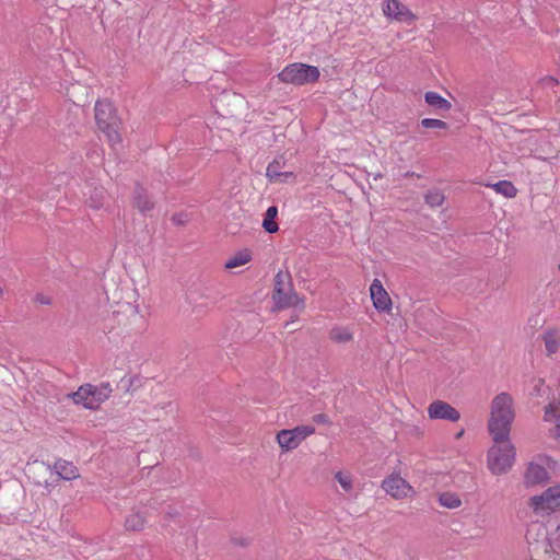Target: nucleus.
Listing matches in <instances>:
<instances>
[{"label":"nucleus","mask_w":560,"mask_h":560,"mask_svg":"<svg viewBox=\"0 0 560 560\" xmlns=\"http://www.w3.org/2000/svg\"><path fill=\"white\" fill-rule=\"evenodd\" d=\"M515 419V405L513 397L508 393H500L490 404L488 431L493 441L510 438L512 423Z\"/></svg>","instance_id":"f257e3e1"},{"label":"nucleus","mask_w":560,"mask_h":560,"mask_svg":"<svg viewBox=\"0 0 560 560\" xmlns=\"http://www.w3.org/2000/svg\"><path fill=\"white\" fill-rule=\"evenodd\" d=\"M109 334L114 336L131 337L140 336L148 329V318L138 306L126 303L113 312Z\"/></svg>","instance_id":"f03ea898"},{"label":"nucleus","mask_w":560,"mask_h":560,"mask_svg":"<svg viewBox=\"0 0 560 560\" xmlns=\"http://www.w3.org/2000/svg\"><path fill=\"white\" fill-rule=\"evenodd\" d=\"M516 460V448L510 438L493 441L487 452V467L494 476H501L512 469Z\"/></svg>","instance_id":"7ed1b4c3"},{"label":"nucleus","mask_w":560,"mask_h":560,"mask_svg":"<svg viewBox=\"0 0 560 560\" xmlns=\"http://www.w3.org/2000/svg\"><path fill=\"white\" fill-rule=\"evenodd\" d=\"M272 300L278 308L305 307V300L294 291L291 277L288 272L279 271L275 277Z\"/></svg>","instance_id":"20e7f679"},{"label":"nucleus","mask_w":560,"mask_h":560,"mask_svg":"<svg viewBox=\"0 0 560 560\" xmlns=\"http://www.w3.org/2000/svg\"><path fill=\"white\" fill-rule=\"evenodd\" d=\"M95 121L98 129L105 135L112 147L120 143V120L113 104L108 101H97L95 104Z\"/></svg>","instance_id":"39448f33"},{"label":"nucleus","mask_w":560,"mask_h":560,"mask_svg":"<svg viewBox=\"0 0 560 560\" xmlns=\"http://www.w3.org/2000/svg\"><path fill=\"white\" fill-rule=\"evenodd\" d=\"M112 388L108 384L101 387L83 384L75 392L68 395L72 401L89 410H97L110 397Z\"/></svg>","instance_id":"423d86ee"},{"label":"nucleus","mask_w":560,"mask_h":560,"mask_svg":"<svg viewBox=\"0 0 560 560\" xmlns=\"http://www.w3.org/2000/svg\"><path fill=\"white\" fill-rule=\"evenodd\" d=\"M319 75L320 72L317 67L302 62L291 63L278 74L280 81L294 85L314 83Z\"/></svg>","instance_id":"0eeeda50"},{"label":"nucleus","mask_w":560,"mask_h":560,"mask_svg":"<svg viewBox=\"0 0 560 560\" xmlns=\"http://www.w3.org/2000/svg\"><path fill=\"white\" fill-rule=\"evenodd\" d=\"M528 506L538 515L560 511V485L549 487L542 493L529 498Z\"/></svg>","instance_id":"6e6552de"},{"label":"nucleus","mask_w":560,"mask_h":560,"mask_svg":"<svg viewBox=\"0 0 560 560\" xmlns=\"http://www.w3.org/2000/svg\"><path fill=\"white\" fill-rule=\"evenodd\" d=\"M315 433L313 425H298L293 429L280 430L276 435V442L282 452H291L298 448L304 440Z\"/></svg>","instance_id":"1a4fd4ad"},{"label":"nucleus","mask_w":560,"mask_h":560,"mask_svg":"<svg viewBox=\"0 0 560 560\" xmlns=\"http://www.w3.org/2000/svg\"><path fill=\"white\" fill-rule=\"evenodd\" d=\"M381 488L394 500H408L417 494L416 489L398 472L387 475L382 480Z\"/></svg>","instance_id":"9d476101"},{"label":"nucleus","mask_w":560,"mask_h":560,"mask_svg":"<svg viewBox=\"0 0 560 560\" xmlns=\"http://www.w3.org/2000/svg\"><path fill=\"white\" fill-rule=\"evenodd\" d=\"M370 298L372 300V304L374 308L378 313H390L393 310V301L387 292V290L384 288L382 281L377 278H375L371 285H370Z\"/></svg>","instance_id":"9b49d317"},{"label":"nucleus","mask_w":560,"mask_h":560,"mask_svg":"<svg viewBox=\"0 0 560 560\" xmlns=\"http://www.w3.org/2000/svg\"><path fill=\"white\" fill-rule=\"evenodd\" d=\"M428 417L431 420H444L450 422H457L460 419L459 411L451 404L444 400H433L428 406Z\"/></svg>","instance_id":"f8f14e48"},{"label":"nucleus","mask_w":560,"mask_h":560,"mask_svg":"<svg viewBox=\"0 0 560 560\" xmlns=\"http://www.w3.org/2000/svg\"><path fill=\"white\" fill-rule=\"evenodd\" d=\"M383 12L389 18L399 22H412L416 15L398 0H383Z\"/></svg>","instance_id":"ddd939ff"},{"label":"nucleus","mask_w":560,"mask_h":560,"mask_svg":"<svg viewBox=\"0 0 560 560\" xmlns=\"http://www.w3.org/2000/svg\"><path fill=\"white\" fill-rule=\"evenodd\" d=\"M549 474L545 466L538 463H529L524 471V483L526 487H534L546 482Z\"/></svg>","instance_id":"4468645a"},{"label":"nucleus","mask_w":560,"mask_h":560,"mask_svg":"<svg viewBox=\"0 0 560 560\" xmlns=\"http://www.w3.org/2000/svg\"><path fill=\"white\" fill-rule=\"evenodd\" d=\"M148 524V512L143 509H133L125 517L124 528L127 532H141Z\"/></svg>","instance_id":"2eb2a0df"},{"label":"nucleus","mask_w":560,"mask_h":560,"mask_svg":"<svg viewBox=\"0 0 560 560\" xmlns=\"http://www.w3.org/2000/svg\"><path fill=\"white\" fill-rule=\"evenodd\" d=\"M328 337L336 345H347L353 342L354 331L351 326L339 324L330 328Z\"/></svg>","instance_id":"dca6fc26"},{"label":"nucleus","mask_w":560,"mask_h":560,"mask_svg":"<svg viewBox=\"0 0 560 560\" xmlns=\"http://www.w3.org/2000/svg\"><path fill=\"white\" fill-rule=\"evenodd\" d=\"M545 346L547 355L557 353L560 349V329L556 327H548L540 336Z\"/></svg>","instance_id":"f3484780"},{"label":"nucleus","mask_w":560,"mask_h":560,"mask_svg":"<svg viewBox=\"0 0 560 560\" xmlns=\"http://www.w3.org/2000/svg\"><path fill=\"white\" fill-rule=\"evenodd\" d=\"M54 469L57 476V479H63L67 481L74 480L79 478V469L78 467L68 460L59 459L55 463Z\"/></svg>","instance_id":"a211bd4d"},{"label":"nucleus","mask_w":560,"mask_h":560,"mask_svg":"<svg viewBox=\"0 0 560 560\" xmlns=\"http://www.w3.org/2000/svg\"><path fill=\"white\" fill-rule=\"evenodd\" d=\"M253 259V253L248 248H242L232 254L224 262V268L232 270L248 264Z\"/></svg>","instance_id":"6ab92c4d"},{"label":"nucleus","mask_w":560,"mask_h":560,"mask_svg":"<svg viewBox=\"0 0 560 560\" xmlns=\"http://www.w3.org/2000/svg\"><path fill=\"white\" fill-rule=\"evenodd\" d=\"M544 420L555 424L553 435L560 439V401H551L545 409Z\"/></svg>","instance_id":"aec40b11"},{"label":"nucleus","mask_w":560,"mask_h":560,"mask_svg":"<svg viewBox=\"0 0 560 560\" xmlns=\"http://www.w3.org/2000/svg\"><path fill=\"white\" fill-rule=\"evenodd\" d=\"M487 187H491L497 194H500L506 198H514L517 194V189L510 180H500L498 183H485Z\"/></svg>","instance_id":"412c9836"},{"label":"nucleus","mask_w":560,"mask_h":560,"mask_svg":"<svg viewBox=\"0 0 560 560\" xmlns=\"http://www.w3.org/2000/svg\"><path fill=\"white\" fill-rule=\"evenodd\" d=\"M424 100L428 105L436 109L448 110L452 107V104L446 98L433 91L427 92Z\"/></svg>","instance_id":"4be33fe9"},{"label":"nucleus","mask_w":560,"mask_h":560,"mask_svg":"<svg viewBox=\"0 0 560 560\" xmlns=\"http://www.w3.org/2000/svg\"><path fill=\"white\" fill-rule=\"evenodd\" d=\"M278 208L276 206H271L267 209L262 220V228L266 232L276 233L279 230L278 223L276 222Z\"/></svg>","instance_id":"5701e85b"},{"label":"nucleus","mask_w":560,"mask_h":560,"mask_svg":"<svg viewBox=\"0 0 560 560\" xmlns=\"http://www.w3.org/2000/svg\"><path fill=\"white\" fill-rule=\"evenodd\" d=\"M334 478L346 493H352L354 489V479L351 472L339 470L335 472Z\"/></svg>","instance_id":"b1692460"},{"label":"nucleus","mask_w":560,"mask_h":560,"mask_svg":"<svg viewBox=\"0 0 560 560\" xmlns=\"http://www.w3.org/2000/svg\"><path fill=\"white\" fill-rule=\"evenodd\" d=\"M439 502L442 506L447 509H457L462 505L459 495L451 491L442 492L439 495Z\"/></svg>","instance_id":"393cba45"},{"label":"nucleus","mask_w":560,"mask_h":560,"mask_svg":"<svg viewBox=\"0 0 560 560\" xmlns=\"http://www.w3.org/2000/svg\"><path fill=\"white\" fill-rule=\"evenodd\" d=\"M135 207L141 212V213H148L153 210L154 202L148 198L147 196L139 195L135 199Z\"/></svg>","instance_id":"a878e982"},{"label":"nucleus","mask_w":560,"mask_h":560,"mask_svg":"<svg viewBox=\"0 0 560 560\" xmlns=\"http://www.w3.org/2000/svg\"><path fill=\"white\" fill-rule=\"evenodd\" d=\"M444 195L438 190H430L425 194V201L430 207H440L444 202Z\"/></svg>","instance_id":"bb28decb"},{"label":"nucleus","mask_w":560,"mask_h":560,"mask_svg":"<svg viewBox=\"0 0 560 560\" xmlns=\"http://www.w3.org/2000/svg\"><path fill=\"white\" fill-rule=\"evenodd\" d=\"M421 125L423 128H436V129H446L447 124L440 119L434 118H424L421 120Z\"/></svg>","instance_id":"cd10ccee"},{"label":"nucleus","mask_w":560,"mask_h":560,"mask_svg":"<svg viewBox=\"0 0 560 560\" xmlns=\"http://www.w3.org/2000/svg\"><path fill=\"white\" fill-rule=\"evenodd\" d=\"M280 161L275 160L266 170V175H293L290 171L280 172Z\"/></svg>","instance_id":"c85d7f7f"},{"label":"nucleus","mask_w":560,"mask_h":560,"mask_svg":"<svg viewBox=\"0 0 560 560\" xmlns=\"http://www.w3.org/2000/svg\"><path fill=\"white\" fill-rule=\"evenodd\" d=\"M189 214L186 212H179L172 215L171 221L175 225H184L189 222Z\"/></svg>","instance_id":"c756f323"},{"label":"nucleus","mask_w":560,"mask_h":560,"mask_svg":"<svg viewBox=\"0 0 560 560\" xmlns=\"http://www.w3.org/2000/svg\"><path fill=\"white\" fill-rule=\"evenodd\" d=\"M545 381L542 378L533 380V395L541 396L544 394Z\"/></svg>","instance_id":"7c9ffc66"},{"label":"nucleus","mask_w":560,"mask_h":560,"mask_svg":"<svg viewBox=\"0 0 560 560\" xmlns=\"http://www.w3.org/2000/svg\"><path fill=\"white\" fill-rule=\"evenodd\" d=\"M314 419L318 423H326L327 422V417L325 415H317Z\"/></svg>","instance_id":"2f4dec72"},{"label":"nucleus","mask_w":560,"mask_h":560,"mask_svg":"<svg viewBox=\"0 0 560 560\" xmlns=\"http://www.w3.org/2000/svg\"><path fill=\"white\" fill-rule=\"evenodd\" d=\"M40 468L45 471V472H49L50 475H52V470L49 466H45V465H42Z\"/></svg>","instance_id":"473e14b6"},{"label":"nucleus","mask_w":560,"mask_h":560,"mask_svg":"<svg viewBox=\"0 0 560 560\" xmlns=\"http://www.w3.org/2000/svg\"><path fill=\"white\" fill-rule=\"evenodd\" d=\"M464 432H465L464 430H460V431L455 435V438H456L457 440H458V439H460V438L464 435Z\"/></svg>","instance_id":"72a5a7b5"},{"label":"nucleus","mask_w":560,"mask_h":560,"mask_svg":"<svg viewBox=\"0 0 560 560\" xmlns=\"http://www.w3.org/2000/svg\"><path fill=\"white\" fill-rule=\"evenodd\" d=\"M52 483H54V481H52V482H50V483H49L48 481H45V482H44V486H45L46 488H49V487H51V486H52Z\"/></svg>","instance_id":"f704fd0d"},{"label":"nucleus","mask_w":560,"mask_h":560,"mask_svg":"<svg viewBox=\"0 0 560 560\" xmlns=\"http://www.w3.org/2000/svg\"><path fill=\"white\" fill-rule=\"evenodd\" d=\"M405 175L409 176V175H416V174L413 172H406Z\"/></svg>","instance_id":"c9c22d12"},{"label":"nucleus","mask_w":560,"mask_h":560,"mask_svg":"<svg viewBox=\"0 0 560 560\" xmlns=\"http://www.w3.org/2000/svg\"><path fill=\"white\" fill-rule=\"evenodd\" d=\"M558 269L560 270V265L558 266Z\"/></svg>","instance_id":"e433bc0d"}]
</instances>
